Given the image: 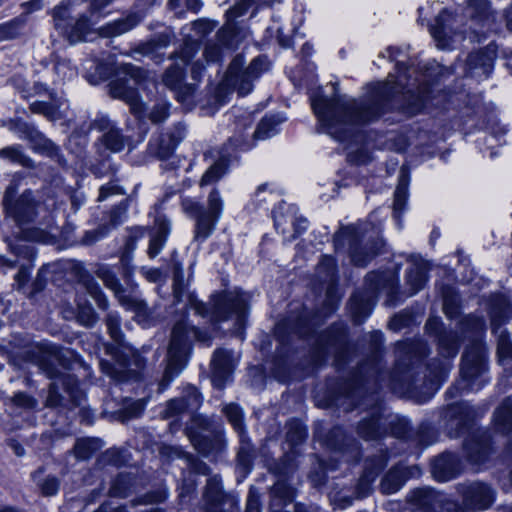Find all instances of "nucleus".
<instances>
[{
	"mask_svg": "<svg viewBox=\"0 0 512 512\" xmlns=\"http://www.w3.org/2000/svg\"><path fill=\"white\" fill-rule=\"evenodd\" d=\"M397 76L390 74L386 82L373 84L359 100L328 98L321 93L311 97L313 111L324 132L343 141L353 125L370 123L380 117L389 102L400 95L407 105L420 109L427 100L426 87L411 75L404 63H397Z\"/></svg>",
	"mask_w": 512,
	"mask_h": 512,
	"instance_id": "1",
	"label": "nucleus"
},
{
	"mask_svg": "<svg viewBox=\"0 0 512 512\" xmlns=\"http://www.w3.org/2000/svg\"><path fill=\"white\" fill-rule=\"evenodd\" d=\"M460 339L455 332H445L439 336V353L445 360L435 359L427 366L428 374L425 376L423 387H418L416 380L410 373V365L426 354V347L421 341H404L396 345L397 364L390 376V387L401 394H409L416 397L422 393L421 400L429 399L440 384L446 380L451 369L449 358L458 353Z\"/></svg>",
	"mask_w": 512,
	"mask_h": 512,
	"instance_id": "2",
	"label": "nucleus"
},
{
	"mask_svg": "<svg viewBox=\"0 0 512 512\" xmlns=\"http://www.w3.org/2000/svg\"><path fill=\"white\" fill-rule=\"evenodd\" d=\"M173 292L176 302H185L186 306H189L200 316H209L213 322L235 318L237 330L244 326L248 312V303L245 294L239 291L235 290L212 295L209 307L207 304L199 301L195 295L187 292V285L184 280L173 283Z\"/></svg>",
	"mask_w": 512,
	"mask_h": 512,
	"instance_id": "3",
	"label": "nucleus"
},
{
	"mask_svg": "<svg viewBox=\"0 0 512 512\" xmlns=\"http://www.w3.org/2000/svg\"><path fill=\"white\" fill-rule=\"evenodd\" d=\"M113 0H91L86 11L80 9L85 0H64L51 11L54 28L70 44L85 41L96 24L95 15Z\"/></svg>",
	"mask_w": 512,
	"mask_h": 512,
	"instance_id": "4",
	"label": "nucleus"
},
{
	"mask_svg": "<svg viewBox=\"0 0 512 512\" xmlns=\"http://www.w3.org/2000/svg\"><path fill=\"white\" fill-rule=\"evenodd\" d=\"M380 229L371 221L350 225L340 229L334 237L336 250L348 244L351 261L357 266H366L383 246L379 239Z\"/></svg>",
	"mask_w": 512,
	"mask_h": 512,
	"instance_id": "5",
	"label": "nucleus"
},
{
	"mask_svg": "<svg viewBox=\"0 0 512 512\" xmlns=\"http://www.w3.org/2000/svg\"><path fill=\"white\" fill-rule=\"evenodd\" d=\"M369 283L366 293H355L349 302L350 312L356 324L362 323L371 313L375 305L374 294L385 291L388 295L387 305H394V295L398 289V276L393 272L369 273L366 277Z\"/></svg>",
	"mask_w": 512,
	"mask_h": 512,
	"instance_id": "6",
	"label": "nucleus"
},
{
	"mask_svg": "<svg viewBox=\"0 0 512 512\" xmlns=\"http://www.w3.org/2000/svg\"><path fill=\"white\" fill-rule=\"evenodd\" d=\"M199 330L182 319L175 323L167 352V365L160 385L165 387L178 376L187 363L190 343L199 338Z\"/></svg>",
	"mask_w": 512,
	"mask_h": 512,
	"instance_id": "7",
	"label": "nucleus"
},
{
	"mask_svg": "<svg viewBox=\"0 0 512 512\" xmlns=\"http://www.w3.org/2000/svg\"><path fill=\"white\" fill-rule=\"evenodd\" d=\"M147 81L146 72L132 64H121L116 78L109 83V92L113 98L125 101L132 113L141 115L144 105L140 100L138 88H144Z\"/></svg>",
	"mask_w": 512,
	"mask_h": 512,
	"instance_id": "8",
	"label": "nucleus"
},
{
	"mask_svg": "<svg viewBox=\"0 0 512 512\" xmlns=\"http://www.w3.org/2000/svg\"><path fill=\"white\" fill-rule=\"evenodd\" d=\"M486 371V351L479 341L473 342L462 356L461 380L447 391L454 396L459 387L470 391L479 390L486 380L482 379Z\"/></svg>",
	"mask_w": 512,
	"mask_h": 512,
	"instance_id": "9",
	"label": "nucleus"
},
{
	"mask_svg": "<svg viewBox=\"0 0 512 512\" xmlns=\"http://www.w3.org/2000/svg\"><path fill=\"white\" fill-rule=\"evenodd\" d=\"M243 66L244 58L236 56L228 67L223 85L235 89L240 95L245 96L252 91L253 82L266 69V60L257 57L246 68Z\"/></svg>",
	"mask_w": 512,
	"mask_h": 512,
	"instance_id": "10",
	"label": "nucleus"
},
{
	"mask_svg": "<svg viewBox=\"0 0 512 512\" xmlns=\"http://www.w3.org/2000/svg\"><path fill=\"white\" fill-rule=\"evenodd\" d=\"M3 206L7 216L17 224L29 223L36 217L37 202L30 190L16 197V188L10 185L5 191Z\"/></svg>",
	"mask_w": 512,
	"mask_h": 512,
	"instance_id": "11",
	"label": "nucleus"
},
{
	"mask_svg": "<svg viewBox=\"0 0 512 512\" xmlns=\"http://www.w3.org/2000/svg\"><path fill=\"white\" fill-rule=\"evenodd\" d=\"M217 24L218 22L216 21L207 18H199L193 21L190 26L186 25L182 27L181 34L183 35L184 45L179 51V56L185 63L191 61L200 50V42L193 39L189 31L193 30L196 36L203 38L211 33L217 27Z\"/></svg>",
	"mask_w": 512,
	"mask_h": 512,
	"instance_id": "12",
	"label": "nucleus"
},
{
	"mask_svg": "<svg viewBox=\"0 0 512 512\" xmlns=\"http://www.w3.org/2000/svg\"><path fill=\"white\" fill-rule=\"evenodd\" d=\"M459 493L462 495L465 507L472 510H484L492 505L495 492L482 482H473L459 485Z\"/></svg>",
	"mask_w": 512,
	"mask_h": 512,
	"instance_id": "13",
	"label": "nucleus"
},
{
	"mask_svg": "<svg viewBox=\"0 0 512 512\" xmlns=\"http://www.w3.org/2000/svg\"><path fill=\"white\" fill-rule=\"evenodd\" d=\"M486 410L487 407L481 409L474 407L469 403L450 405L446 412V417L449 418L450 436H459L468 427L470 421L483 415Z\"/></svg>",
	"mask_w": 512,
	"mask_h": 512,
	"instance_id": "14",
	"label": "nucleus"
},
{
	"mask_svg": "<svg viewBox=\"0 0 512 512\" xmlns=\"http://www.w3.org/2000/svg\"><path fill=\"white\" fill-rule=\"evenodd\" d=\"M172 58H175L176 61L165 71L162 82L167 88L177 92L179 101H185L186 98L194 92V85H186L183 83L185 78V66L190 63V61L185 63L180 58L179 52H176Z\"/></svg>",
	"mask_w": 512,
	"mask_h": 512,
	"instance_id": "15",
	"label": "nucleus"
},
{
	"mask_svg": "<svg viewBox=\"0 0 512 512\" xmlns=\"http://www.w3.org/2000/svg\"><path fill=\"white\" fill-rule=\"evenodd\" d=\"M97 275L104 282L105 286L114 292L122 306L139 314H146L147 304L143 300L137 299L131 295H124L122 285L109 268L100 267L97 270Z\"/></svg>",
	"mask_w": 512,
	"mask_h": 512,
	"instance_id": "16",
	"label": "nucleus"
},
{
	"mask_svg": "<svg viewBox=\"0 0 512 512\" xmlns=\"http://www.w3.org/2000/svg\"><path fill=\"white\" fill-rule=\"evenodd\" d=\"M250 6L251 0H240L226 12V23L217 33V39L223 47L234 49L237 46L233 21L244 15Z\"/></svg>",
	"mask_w": 512,
	"mask_h": 512,
	"instance_id": "17",
	"label": "nucleus"
},
{
	"mask_svg": "<svg viewBox=\"0 0 512 512\" xmlns=\"http://www.w3.org/2000/svg\"><path fill=\"white\" fill-rule=\"evenodd\" d=\"M127 212L128 204L123 201L111 209L109 213V223L101 224L96 229L86 231L82 238V242L86 245H92L103 239L113 228H116L126 220Z\"/></svg>",
	"mask_w": 512,
	"mask_h": 512,
	"instance_id": "18",
	"label": "nucleus"
},
{
	"mask_svg": "<svg viewBox=\"0 0 512 512\" xmlns=\"http://www.w3.org/2000/svg\"><path fill=\"white\" fill-rule=\"evenodd\" d=\"M496 58V50L488 45L484 50L472 52L467 58L468 72L472 77H488Z\"/></svg>",
	"mask_w": 512,
	"mask_h": 512,
	"instance_id": "19",
	"label": "nucleus"
},
{
	"mask_svg": "<svg viewBox=\"0 0 512 512\" xmlns=\"http://www.w3.org/2000/svg\"><path fill=\"white\" fill-rule=\"evenodd\" d=\"M212 382L219 389L225 386L233 371V357L231 351L219 349L214 352L212 361Z\"/></svg>",
	"mask_w": 512,
	"mask_h": 512,
	"instance_id": "20",
	"label": "nucleus"
},
{
	"mask_svg": "<svg viewBox=\"0 0 512 512\" xmlns=\"http://www.w3.org/2000/svg\"><path fill=\"white\" fill-rule=\"evenodd\" d=\"M468 459L477 465L484 463L491 453L490 435L486 432L475 433L464 444Z\"/></svg>",
	"mask_w": 512,
	"mask_h": 512,
	"instance_id": "21",
	"label": "nucleus"
},
{
	"mask_svg": "<svg viewBox=\"0 0 512 512\" xmlns=\"http://www.w3.org/2000/svg\"><path fill=\"white\" fill-rule=\"evenodd\" d=\"M345 348L346 333L341 326L332 327L320 338L319 349L325 354L335 353L337 361L342 359Z\"/></svg>",
	"mask_w": 512,
	"mask_h": 512,
	"instance_id": "22",
	"label": "nucleus"
},
{
	"mask_svg": "<svg viewBox=\"0 0 512 512\" xmlns=\"http://www.w3.org/2000/svg\"><path fill=\"white\" fill-rule=\"evenodd\" d=\"M415 472L419 473L418 467L408 469L397 466L392 468L381 481V491L385 494L397 492L403 486L406 479L409 476L415 475Z\"/></svg>",
	"mask_w": 512,
	"mask_h": 512,
	"instance_id": "23",
	"label": "nucleus"
},
{
	"mask_svg": "<svg viewBox=\"0 0 512 512\" xmlns=\"http://www.w3.org/2000/svg\"><path fill=\"white\" fill-rule=\"evenodd\" d=\"M412 499L416 505L415 512H438L443 496L432 489L423 488L415 490Z\"/></svg>",
	"mask_w": 512,
	"mask_h": 512,
	"instance_id": "24",
	"label": "nucleus"
},
{
	"mask_svg": "<svg viewBox=\"0 0 512 512\" xmlns=\"http://www.w3.org/2000/svg\"><path fill=\"white\" fill-rule=\"evenodd\" d=\"M453 16L447 10H443L436 18L435 25L430 28L431 35L441 48L448 46V40L454 34L452 28Z\"/></svg>",
	"mask_w": 512,
	"mask_h": 512,
	"instance_id": "25",
	"label": "nucleus"
},
{
	"mask_svg": "<svg viewBox=\"0 0 512 512\" xmlns=\"http://www.w3.org/2000/svg\"><path fill=\"white\" fill-rule=\"evenodd\" d=\"M169 232L170 222L164 216H158L155 220V228L151 233L147 251L150 258H155L161 252Z\"/></svg>",
	"mask_w": 512,
	"mask_h": 512,
	"instance_id": "26",
	"label": "nucleus"
},
{
	"mask_svg": "<svg viewBox=\"0 0 512 512\" xmlns=\"http://www.w3.org/2000/svg\"><path fill=\"white\" fill-rule=\"evenodd\" d=\"M40 356L38 359L39 368L47 375L48 378H56L59 374L54 362L58 359L59 348L55 345L41 344L37 345Z\"/></svg>",
	"mask_w": 512,
	"mask_h": 512,
	"instance_id": "27",
	"label": "nucleus"
},
{
	"mask_svg": "<svg viewBox=\"0 0 512 512\" xmlns=\"http://www.w3.org/2000/svg\"><path fill=\"white\" fill-rule=\"evenodd\" d=\"M411 267L407 272V284L410 286L409 295H414L420 291L427 280L426 272L427 267L425 262L416 256L411 257Z\"/></svg>",
	"mask_w": 512,
	"mask_h": 512,
	"instance_id": "28",
	"label": "nucleus"
},
{
	"mask_svg": "<svg viewBox=\"0 0 512 512\" xmlns=\"http://www.w3.org/2000/svg\"><path fill=\"white\" fill-rule=\"evenodd\" d=\"M141 21L137 13L129 14L127 17L118 19L100 28V34L105 37L118 36L133 29Z\"/></svg>",
	"mask_w": 512,
	"mask_h": 512,
	"instance_id": "29",
	"label": "nucleus"
},
{
	"mask_svg": "<svg viewBox=\"0 0 512 512\" xmlns=\"http://www.w3.org/2000/svg\"><path fill=\"white\" fill-rule=\"evenodd\" d=\"M493 424L497 432L505 435L512 431V399L506 398L495 410Z\"/></svg>",
	"mask_w": 512,
	"mask_h": 512,
	"instance_id": "30",
	"label": "nucleus"
},
{
	"mask_svg": "<svg viewBox=\"0 0 512 512\" xmlns=\"http://www.w3.org/2000/svg\"><path fill=\"white\" fill-rule=\"evenodd\" d=\"M456 457L452 453H444L433 462V474L439 481H447L455 476Z\"/></svg>",
	"mask_w": 512,
	"mask_h": 512,
	"instance_id": "31",
	"label": "nucleus"
},
{
	"mask_svg": "<svg viewBox=\"0 0 512 512\" xmlns=\"http://www.w3.org/2000/svg\"><path fill=\"white\" fill-rule=\"evenodd\" d=\"M219 219L209 215L205 211L195 217L194 241L203 243L213 233Z\"/></svg>",
	"mask_w": 512,
	"mask_h": 512,
	"instance_id": "32",
	"label": "nucleus"
},
{
	"mask_svg": "<svg viewBox=\"0 0 512 512\" xmlns=\"http://www.w3.org/2000/svg\"><path fill=\"white\" fill-rule=\"evenodd\" d=\"M379 409L375 410L369 419H364L358 426V433L366 440H374L382 435L379 423Z\"/></svg>",
	"mask_w": 512,
	"mask_h": 512,
	"instance_id": "33",
	"label": "nucleus"
},
{
	"mask_svg": "<svg viewBox=\"0 0 512 512\" xmlns=\"http://www.w3.org/2000/svg\"><path fill=\"white\" fill-rule=\"evenodd\" d=\"M81 286L95 300L98 307L105 310L108 308V300L102 292L99 284L89 275H82L80 279Z\"/></svg>",
	"mask_w": 512,
	"mask_h": 512,
	"instance_id": "34",
	"label": "nucleus"
},
{
	"mask_svg": "<svg viewBox=\"0 0 512 512\" xmlns=\"http://www.w3.org/2000/svg\"><path fill=\"white\" fill-rule=\"evenodd\" d=\"M170 42L171 39L168 34H160L150 39L149 41L141 44L136 49V52L154 58L157 57L155 54H157L160 50L166 48L170 44Z\"/></svg>",
	"mask_w": 512,
	"mask_h": 512,
	"instance_id": "35",
	"label": "nucleus"
},
{
	"mask_svg": "<svg viewBox=\"0 0 512 512\" xmlns=\"http://www.w3.org/2000/svg\"><path fill=\"white\" fill-rule=\"evenodd\" d=\"M408 198V176L404 171L399 176V182L394 193L393 209L395 218L404 210Z\"/></svg>",
	"mask_w": 512,
	"mask_h": 512,
	"instance_id": "36",
	"label": "nucleus"
},
{
	"mask_svg": "<svg viewBox=\"0 0 512 512\" xmlns=\"http://www.w3.org/2000/svg\"><path fill=\"white\" fill-rule=\"evenodd\" d=\"M228 170L227 161L223 158L217 160L213 165H211L203 174L200 180V186L204 187L207 185H212L218 182Z\"/></svg>",
	"mask_w": 512,
	"mask_h": 512,
	"instance_id": "37",
	"label": "nucleus"
},
{
	"mask_svg": "<svg viewBox=\"0 0 512 512\" xmlns=\"http://www.w3.org/2000/svg\"><path fill=\"white\" fill-rule=\"evenodd\" d=\"M102 442L99 439L84 438L79 439L74 445V455L76 458L85 460L92 456V454L100 449Z\"/></svg>",
	"mask_w": 512,
	"mask_h": 512,
	"instance_id": "38",
	"label": "nucleus"
},
{
	"mask_svg": "<svg viewBox=\"0 0 512 512\" xmlns=\"http://www.w3.org/2000/svg\"><path fill=\"white\" fill-rule=\"evenodd\" d=\"M0 158L8 160L12 163L31 167L32 160L26 156L19 145L8 146L0 150Z\"/></svg>",
	"mask_w": 512,
	"mask_h": 512,
	"instance_id": "39",
	"label": "nucleus"
},
{
	"mask_svg": "<svg viewBox=\"0 0 512 512\" xmlns=\"http://www.w3.org/2000/svg\"><path fill=\"white\" fill-rule=\"evenodd\" d=\"M76 302L77 312L75 320L83 326H93L97 321V315L91 304L86 301H82L80 298Z\"/></svg>",
	"mask_w": 512,
	"mask_h": 512,
	"instance_id": "40",
	"label": "nucleus"
},
{
	"mask_svg": "<svg viewBox=\"0 0 512 512\" xmlns=\"http://www.w3.org/2000/svg\"><path fill=\"white\" fill-rule=\"evenodd\" d=\"M280 123L275 116L264 117L254 131V138L257 140H265L277 133V126Z\"/></svg>",
	"mask_w": 512,
	"mask_h": 512,
	"instance_id": "41",
	"label": "nucleus"
},
{
	"mask_svg": "<svg viewBox=\"0 0 512 512\" xmlns=\"http://www.w3.org/2000/svg\"><path fill=\"white\" fill-rule=\"evenodd\" d=\"M168 6L171 10L175 11L176 17L182 18L185 10L198 13L202 8L203 3L201 0H169Z\"/></svg>",
	"mask_w": 512,
	"mask_h": 512,
	"instance_id": "42",
	"label": "nucleus"
},
{
	"mask_svg": "<svg viewBox=\"0 0 512 512\" xmlns=\"http://www.w3.org/2000/svg\"><path fill=\"white\" fill-rule=\"evenodd\" d=\"M54 71L59 81L70 80L77 75V69L70 60L59 56H55Z\"/></svg>",
	"mask_w": 512,
	"mask_h": 512,
	"instance_id": "43",
	"label": "nucleus"
},
{
	"mask_svg": "<svg viewBox=\"0 0 512 512\" xmlns=\"http://www.w3.org/2000/svg\"><path fill=\"white\" fill-rule=\"evenodd\" d=\"M224 207V201L221 197L220 191L217 188H213L207 197V209L206 213L220 219Z\"/></svg>",
	"mask_w": 512,
	"mask_h": 512,
	"instance_id": "44",
	"label": "nucleus"
},
{
	"mask_svg": "<svg viewBox=\"0 0 512 512\" xmlns=\"http://www.w3.org/2000/svg\"><path fill=\"white\" fill-rule=\"evenodd\" d=\"M102 142L112 152H119L124 148V138L118 129L113 128L104 133Z\"/></svg>",
	"mask_w": 512,
	"mask_h": 512,
	"instance_id": "45",
	"label": "nucleus"
},
{
	"mask_svg": "<svg viewBox=\"0 0 512 512\" xmlns=\"http://www.w3.org/2000/svg\"><path fill=\"white\" fill-rule=\"evenodd\" d=\"M223 411L234 429L242 434L244 432L242 409L236 404H229L224 407Z\"/></svg>",
	"mask_w": 512,
	"mask_h": 512,
	"instance_id": "46",
	"label": "nucleus"
},
{
	"mask_svg": "<svg viewBox=\"0 0 512 512\" xmlns=\"http://www.w3.org/2000/svg\"><path fill=\"white\" fill-rule=\"evenodd\" d=\"M180 399L184 400V406L188 412L196 411L202 403V397L194 386L186 387Z\"/></svg>",
	"mask_w": 512,
	"mask_h": 512,
	"instance_id": "47",
	"label": "nucleus"
},
{
	"mask_svg": "<svg viewBox=\"0 0 512 512\" xmlns=\"http://www.w3.org/2000/svg\"><path fill=\"white\" fill-rule=\"evenodd\" d=\"M108 333L118 345L123 344L124 335L120 328V318L116 313H109L106 318Z\"/></svg>",
	"mask_w": 512,
	"mask_h": 512,
	"instance_id": "48",
	"label": "nucleus"
},
{
	"mask_svg": "<svg viewBox=\"0 0 512 512\" xmlns=\"http://www.w3.org/2000/svg\"><path fill=\"white\" fill-rule=\"evenodd\" d=\"M25 22L26 18L24 16L17 17L10 22L1 25L0 34L7 39L15 38L20 34Z\"/></svg>",
	"mask_w": 512,
	"mask_h": 512,
	"instance_id": "49",
	"label": "nucleus"
},
{
	"mask_svg": "<svg viewBox=\"0 0 512 512\" xmlns=\"http://www.w3.org/2000/svg\"><path fill=\"white\" fill-rule=\"evenodd\" d=\"M169 136V145L167 148L161 151L162 156H171L177 147V145L183 140L185 137V127L183 125L175 126L174 130L168 135Z\"/></svg>",
	"mask_w": 512,
	"mask_h": 512,
	"instance_id": "50",
	"label": "nucleus"
},
{
	"mask_svg": "<svg viewBox=\"0 0 512 512\" xmlns=\"http://www.w3.org/2000/svg\"><path fill=\"white\" fill-rule=\"evenodd\" d=\"M187 435L196 450H198L203 455H208L210 453L213 445H212V442L210 440H208L205 436H202L199 433L193 432L190 429L187 430Z\"/></svg>",
	"mask_w": 512,
	"mask_h": 512,
	"instance_id": "51",
	"label": "nucleus"
},
{
	"mask_svg": "<svg viewBox=\"0 0 512 512\" xmlns=\"http://www.w3.org/2000/svg\"><path fill=\"white\" fill-rule=\"evenodd\" d=\"M443 296V309L445 314L452 318L457 314V297L451 288H446L442 291Z\"/></svg>",
	"mask_w": 512,
	"mask_h": 512,
	"instance_id": "52",
	"label": "nucleus"
},
{
	"mask_svg": "<svg viewBox=\"0 0 512 512\" xmlns=\"http://www.w3.org/2000/svg\"><path fill=\"white\" fill-rule=\"evenodd\" d=\"M497 303L500 306V310L496 311L493 309L492 311V325H495L497 322H501L502 320L509 317L511 313V309L507 299L503 296L497 298Z\"/></svg>",
	"mask_w": 512,
	"mask_h": 512,
	"instance_id": "53",
	"label": "nucleus"
},
{
	"mask_svg": "<svg viewBox=\"0 0 512 512\" xmlns=\"http://www.w3.org/2000/svg\"><path fill=\"white\" fill-rule=\"evenodd\" d=\"M129 483V477L126 475H119L113 482L110 494L118 497L127 496V484Z\"/></svg>",
	"mask_w": 512,
	"mask_h": 512,
	"instance_id": "54",
	"label": "nucleus"
},
{
	"mask_svg": "<svg viewBox=\"0 0 512 512\" xmlns=\"http://www.w3.org/2000/svg\"><path fill=\"white\" fill-rule=\"evenodd\" d=\"M497 352L501 361L512 357V343L509 340L508 334L500 335Z\"/></svg>",
	"mask_w": 512,
	"mask_h": 512,
	"instance_id": "55",
	"label": "nucleus"
},
{
	"mask_svg": "<svg viewBox=\"0 0 512 512\" xmlns=\"http://www.w3.org/2000/svg\"><path fill=\"white\" fill-rule=\"evenodd\" d=\"M169 115V104L159 103L156 104L150 112L149 118L153 123L163 122Z\"/></svg>",
	"mask_w": 512,
	"mask_h": 512,
	"instance_id": "56",
	"label": "nucleus"
},
{
	"mask_svg": "<svg viewBox=\"0 0 512 512\" xmlns=\"http://www.w3.org/2000/svg\"><path fill=\"white\" fill-rule=\"evenodd\" d=\"M187 411L184 406V400L183 399H172L170 400L167 405L166 409L164 411V416L166 418L177 416L183 412Z\"/></svg>",
	"mask_w": 512,
	"mask_h": 512,
	"instance_id": "57",
	"label": "nucleus"
},
{
	"mask_svg": "<svg viewBox=\"0 0 512 512\" xmlns=\"http://www.w3.org/2000/svg\"><path fill=\"white\" fill-rule=\"evenodd\" d=\"M12 401L16 406L24 409H34L38 404L35 398L27 395L24 392H19L15 394L14 397L12 398Z\"/></svg>",
	"mask_w": 512,
	"mask_h": 512,
	"instance_id": "58",
	"label": "nucleus"
},
{
	"mask_svg": "<svg viewBox=\"0 0 512 512\" xmlns=\"http://www.w3.org/2000/svg\"><path fill=\"white\" fill-rule=\"evenodd\" d=\"M336 270L335 260L331 256H323L321 262L318 266L319 274L325 273L326 278H331L334 276Z\"/></svg>",
	"mask_w": 512,
	"mask_h": 512,
	"instance_id": "59",
	"label": "nucleus"
},
{
	"mask_svg": "<svg viewBox=\"0 0 512 512\" xmlns=\"http://www.w3.org/2000/svg\"><path fill=\"white\" fill-rule=\"evenodd\" d=\"M203 56L207 63L217 62L221 57V47L217 43L208 42Z\"/></svg>",
	"mask_w": 512,
	"mask_h": 512,
	"instance_id": "60",
	"label": "nucleus"
},
{
	"mask_svg": "<svg viewBox=\"0 0 512 512\" xmlns=\"http://www.w3.org/2000/svg\"><path fill=\"white\" fill-rule=\"evenodd\" d=\"M119 194H124L123 189L116 183L111 182V183L101 186L97 200L99 202H102L105 199H107L110 195H119Z\"/></svg>",
	"mask_w": 512,
	"mask_h": 512,
	"instance_id": "61",
	"label": "nucleus"
},
{
	"mask_svg": "<svg viewBox=\"0 0 512 512\" xmlns=\"http://www.w3.org/2000/svg\"><path fill=\"white\" fill-rule=\"evenodd\" d=\"M39 486L43 495L53 496L58 492L59 481L57 478L49 476Z\"/></svg>",
	"mask_w": 512,
	"mask_h": 512,
	"instance_id": "62",
	"label": "nucleus"
},
{
	"mask_svg": "<svg viewBox=\"0 0 512 512\" xmlns=\"http://www.w3.org/2000/svg\"><path fill=\"white\" fill-rule=\"evenodd\" d=\"M392 433L397 438H404L407 436L409 431V422L404 418H397L391 422Z\"/></svg>",
	"mask_w": 512,
	"mask_h": 512,
	"instance_id": "63",
	"label": "nucleus"
},
{
	"mask_svg": "<svg viewBox=\"0 0 512 512\" xmlns=\"http://www.w3.org/2000/svg\"><path fill=\"white\" fill-rule=\"evenodd\" d=\"M287 438L295 444L302 442L306 438V430L300 424L291 425L287 433Z\"/></svg>",
	"mask_w": 512,
	"mask_h": 512,
	"instance_id": "64",
	"label": "nucleus"
}]
</instances>
